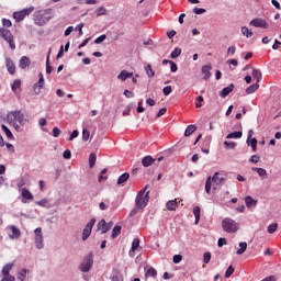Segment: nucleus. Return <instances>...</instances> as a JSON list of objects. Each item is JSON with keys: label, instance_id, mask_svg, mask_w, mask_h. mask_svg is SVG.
I'll return each instance as SVG.
<instances>
[{"label": "nucleus", "instance_id": "obj_41", "mask_svg": "<svg viewBox=\"0 0 281 281\" xmlns=\"http://www.w3.org/2000/svg\"><path fill=\"white\" fill-rule=\"evenodd\" d=\"M171 58H179L181 56V48L176 47L172 52H171Z\"/></svg>", "mask_w": 281, "mask_h": 281}, {"label": "nucleus", "instance_id": "obj_31", "mask_svg": "<svg viewBox=\"0 0 281 281\" xmlns=\"http://www.w3.org/2000/svg\"><path fill=\"white\" fill-rule=\"evenodd\" d=\"M258 89H260V85L258 83L251 85L246 89V93L249 95L251 93H255V91H258Z\"/></svg>", "mask_w": 281, "mask_h": 281}, {"label": "nucleus", "instance_id": "obj_12", "mask_svg": "<svg viewBox=\"0 0 281 281\" xmlns=\"http://www.w3.org/2000/svg\"><path fill=\"white\" fill-rule=\"evenodd\" d=\"M36 247L43 249V232L41 228H36Z\"/></svg>", "mask_w": 281, "mask_h": 281}, {"label": "nucleus", "instance_id": "obj_9", "mask_svg": "<svg viewBox=\"0 0 281 281\" xmlns=\"http://www.w3.org/2000/svg\"><path fill=\"white\" fill-rule=\"evenodd\" d=\"M93 225H95V218H91L90 222L83 228L82 240H87V238H89V236H91V232L93 229Z\"/></svg>", "mask_w": 281, "mask_h": 281}, {"label": "nucleus", "instance_id": "obj_56", "mask_svg": "<svg viewBox=\"0 0 281 281\" xmlns=\"http://www.w3.org/2000/svg\"><path fill=\"white\" fill-rule=\"evenodd\" d=\"M170 65V69L172 71V74H175L177 71V69H179V67L177 66V64L175 61H169Z\"/></svg>", "mask_w": 281, "mask_h": 281}, {"label": "nucleus", "instance_id": "obj_59", "mask_svg": "<svg viewBox=\"0 0 281 281\" xmlns=\"http://www.w3.org/2000/svg\"><path fill=\"white\" fill-rule=\"evenodd\" d=\"M1 281H15V278L14 276L7 274V276H3Z\"/></svg>", "mask_w": 281, "mask_h": 281}, {"label": "nucleus", "instance_id": "obj_30", "mask_svg": "<svg viewBox=\"0 0 281 281\" xmlns=\"http://www.w3.org/2000/svg\"><path fill=\"white\" fill-rule=\"evenodd\" d=\"M196 131V125H189L186 131H184V137H190L192 133H195Z\"/></svg>", "mask_w": 281, "mask_h": 281}, {"label": "nucleus", "instance_id": "obj_24", "mask_svg": "<svg viewBox=\"0 0 281 281\" xmlns=\"http://www.w3.org/2000/svg\"><path fill=\"white\" fill-rule=\"evenodd\" d=\"M193 214L195 217V225H199V221H201V207L200 206L193 207Z\"/></svg>", "mask_w": 281, "mask_h": 281}, {"label": "nucleus", "instance_id": "obj_42", "mask_svg": "<svg viewBox=\"0 0 281 281\" xmlns=\"http://www.w3.org/2000/svg\"><path fill=\"white\" fill-rule=\"evenodd\" d=\"M37 205H40L41 207H52V205L49 204V200L47 199H43L42 201H38Z\"/></svg>", "mask_w": 281, "mask_h": 281}, {"label": "nucleus", "instance_id": "obj_7", "mask_svg": "<svg viewBox=\"0 0 281 281\" xmlns=\"http://www.w3.org/2000/svg\"><path fill=\"white\" fill-rule=\"evenodd\" d=\"M91 267H93L92 254H90L88 257L83 259V261L80 265V271H82V273H89V271H91Z\"/></svg>", "mask_w": 281, "mask_h": 281}, {"label": "nucleus", "instance_id": "obj_52", "mask_svg": "<svg viewBox=\"0 0 281 281\" xmlns=\"http://www.w3.org/2000/svg\"><path fill=\"white\" fill-rule=\"evenodd\" d=\"M26 274H27V270L26 269L21 270L20 273H19V277H18L19 280L24 281Z\"/></svg>", "mask_w": 281, "mask_h": 281}, {"label": "nucleus", "instance_id": "obj_4", "mask_svg": "<svg viewBox=\"0 0 281 281\" xmlns=\"http://www.w3.org/2000/svg\"><path fill=\"white\" fill-rule=\"evenodd\" d=\"M53 16L52 9L40 10L36 15V25H45Z\"/></svg>", "mask_w": 281, "mask_h": 281}, {"label": "nucleus", "instance_id": "obj_51", "mask_svg": "<svg viewBox=\"0 0 281 281\" xmlns=\"http://www.w3.org/2000/svg\"><path fill=\"white\" fill-rule=\"evenodd\" d=\"M52 71H54V67H52L49 65V56H47V59H46V74H52Z\"/></svg>", "mask_w": 281, "mask_h": 281}, {"label": "nucleus", "instance_id": "obj_40", "mask_svg": "<svg viewBox=\"0 0 281 281\" xmlns=\"http://www.w3.org/2000/svg\"><path fill=\"white\" fill-rule=\"evenodd\" d=\"M278 232V223L270 224L268 226V234H276Z\"/></svg>", "mask_w": 281, "mask_h": 281}, {"label": "nucleus", "instance_id": "obj_47", "mask_svg": "<svg viewBox=\"0 0 281 281\" xmlns=\"http://www.w3.org/2000/svg\"><path fill=\"white\" fill-rule=\"evenodd\" d=\"M22 196H23V199L31 200L32 193H30V191H27V189H22Z\"/></svg>", "mask_w": 281, "mask_h": 281}, {"label": "nucleus", "instance_id": "obj_27", "mask_svg": "<svg viewBox=\"0 0 281 281\" xmlns=\"http://www.w3.org/2000/svg\"><path fill=\"white\" fill-rule=\"evenodd\" d=\"M25 67H30V58L27 56H23L20 59V68L25 69Z\"/></svg>", "mask_w": 281, "mask_h": 281}, {"label": "nucleus", "instance_id": "obj_53", "mask_svg": "<svg viewBox=\"0 0 281 281\" xmlns=\"http://www.w3.org/2000/svg\"><path fill=\"white\" fill-rule=\"evenodd\" d=\"M224 148H231V149H234V148H236V143H232V142H224Z\"/></svg>", "mask_w": 281, "mask_h": 281}, {"label": "nucleus", "instance_id": "obj_38", "mask_svg": "<svg viewBox=\"0 0 281 281\" xmlns=\"http://www.w3.org/2000/svg\"><path fill=\"white\" fill-rule=\"evenodd\" d=\"M122 234V226L116 225L114 226V228L112 229V238H117V235Z\"/></svg>", "mask_w": 281, "mask_h": 281}, {"label": "nucleus", "instance_id": "obj_22", "mask_svg": "<svg viewBox=\"0 0 281 281\" xmlns=\"http://www.w3.org/2000/svg\"><path fill=\"white\" fill-rule=\"evenodd\" d=\"M137 249H139V238H134L132 241V250L130 251V256H133Z\"/></svg>", "mask_w": 281, "mask_h": 281}, {"label": "nucleus", "instance_id": "obj_62", "mask_svg": "<svg viewBox=\"0 0 281 281\" xmlns=\"http://www.w3.org/2000/svg\"><path fill=\"white\" fill-rule=\"evenodd\" d=\"M223 245H227V239L222 237L217 241V247H223Z\"/></svg>", "mask_w": 281, "mask_h": 281}, {"label": "nucleus", "instance_id": "obj_16", "mask_svg": "<svg viewBox=\"0 0 281 281\" xmlns=\"http://www.w3.org/2000/svg\"><path fill=\"white\" fill-rule=\"evenodd\" d=\"M11 235H9V238L11 240H14V238H20L21 237V231L16 228L15 226H10Z\"/></svg>", "mask_w": 281, "mask_h": 281}, {"label": "nucleus", "instance_id": "obj_32", "mask_svg": "<svg viewBox=\"0 0 281 281\" xmlns=\"http://www.w3.org/2000/svg\"><path fill=\"white\" fill-rule=\"evenodd\" d=\"M11 89L14 93H19V89H21V80L15 79L11 86Z\"/></svg>", "mask_w": 281, "mask_h": 281}, {"label": "nucleus", "instance_id": "obj_36", "mask_svg": "<svg viewBox=\"0 0 281 281\" xmlns=\"http://www.w3.org/2000/svg\"><path fill=\"white\" fill-rule=\"evenodd\" d=\"M145 71H146L148 78H155V70H153V66L150 64H148L145 67Z\"/></svg>", "mask_w": 281, "mask_h": 281}, {"label": "nucleus", "instance_id": "obj_48", "mask_svg": "<svg viewBox=\"0 0 281 281\" xmlns=\"http://www.w3.org/2000/svg\"><path fill=\"white\" fill-rule=\"evenodd\" d=\"M246 142H258V139H256V137H254V131L252 130H250L248 132V137H247Z\"/></svg>", "mask_w": 281, "mask_h": 281}, {"label": "nucleus", "instance_id": "obj_20", "mask_svg": "<svg viewBox=\"0 0 281 281\" xmlns=\"http://www.w3.org/2000/svg\"><path fill=\"white\" fill-rule=\"evenodd\" d=\"M210 71H212V66L205 65L202 67V74H204V80H210V76H212V72Z\"/></svg>", "mask_w": 281, "mask_h": 281}, {"label": "nucleus", "instance_id": "obj_2", "mask_svg": "<svg viewBox=\"0 0 281 281\" xmlns=\"http://www.w3.org/2000/svg\"><path fill=\"white\" fill-rule=\"evenodd\" d=\"M148 189V186H145L144 189H142L135 199V207L136 210H144V207H146V205H148V200L149 196L148 194H150V192H146V190Z\"/></svg>", "mask_w": 281, "mask_h": 281}, {"label": "nucleus", "instance_id": "obj_19", "mask_svg": "<svg viewBox=\"0 0 281 281\" xmlns=\"http://www.w3.org/2000/svg\"><path fill=\"white\" fill-rule=\"evenodd\" d=\"M245 203L247 207H256V205H258V201L254 200L250 195L245 198Z\"/></svg>", "mask_w": 281, "mask_h": 281}, {"label": "nucleus", "instance_id": "obj_46", "mask_svg": "<svg viewBox=\"0 0 281 281\" xmlns=\"http://www.w3.org/2000/svg\"><path fill=\"white\" fill-rule=\"evenodd\" d=\"M95 12L97 16H104V14H106V9L104 7H100Z\"/></svg>", "mask_w": 281, "mask_h": 281}, {"label": "nucleus", "instance_id": "obj_10", "mask_svg": "<svg viewBox=\"0 0 281 281\" xmlns=\"http://www.w3.org/2000/svg\"><path fill=\"white\" fill-rule=\"evenodd\" d=\"M250 25H252V27H261L262 30H267L269 27L267 20L260 18L252 19L250 21Z\"/></svg>", "mask_w": 281, "mask_h": 281}, {"label": "nucleus", "instance_id": "obj_54", "mask_svg": "<svg viewBox=\"0 0 281 281\" xmlns=\"http://www.w3.org/2000/svg\"><path fill=\"white\" fill-rule=\"evenodd\" d=\"M236 54V46H231L227 49V56H234Z\"/></svg>", "mask_w": 281, "mask_h": 281}, {"label": "nucleus", "instance_id": "obj_60", "mask_svg": "<svg viewBox=\"0 0 281 281\" xmlns=\"http://www.w3.org/2000/svg\"><path fill=\"white\" fill-rule=\"evenodd\" d=\"M64 159H71V150L66 149L63 154Z\"/></svg>", "mask_w": 281, "mask_h": 281}, {"label": "nucleus", "instance_id": "obj_25", "mask_svg": "<svg viewBox=\"0 0 281 281\" xmlns=\"http://www.w3.org/2000/svg\"><path fill=\"white\" fill-rule=\"evenodd\" d=\"M247 251V241L239 243V249L236 251L237 256H243Z\"/></svg>", "mask_w": 281, "mask_h": 281}, {"label": "nucleus", "instance_id": "obj_45", "mask_svg": "<svg viewBox=\"0 0 281 281\" xmlns=\"http://www.w3.org/2000/svg\"><path fill=\"white\" fill-rule=\"evenodd\" d=\"M234 267L229 266L225 272V278H232V276H234Z\"/></svg>", "mask_w": 281, "mask_h": 281}, {"label": "nucleus", "instance_id": "obj_14", "mask_svg": "<svg viewBox=\"0 0 281 281\" xmlns=\"http://www.w3.org/2000/svg\"><path fill=\"white\" fill-rule=\"evenodd\" d=\"M133 76V72H128V70H122L117 80H122V82H125V80H128Z\"/></svg>", "mask_w": 281, "mask_h": 281}, {"label": "nucleus", "instance_id": "obj_39", "mask_svg": "<svg viewBox=\"0 0 281 281\" xmlns=\"http://www.w3.org/2000/svg\"><path fill=\"white\" fill-rule=\"evenodd\" d=\"M2 131L7 135L8 139H14V136L12 135V132L10 131V128H8V126L2 125Z\"/></svg>", "mask_w": 281, "mask_h": 281}, {"label": "nucleus", "instance_id": "obj_35", "mask_svg": "<svg viewBox=\"0 0 281 281\" xmlns=\"http://www.w3.org/2000/svg\"><path fill=\"white\" fill-rule=\"evenodd\" d=\"M3 146H5L9 153H14V145L5 142H0V147L3 148Z\"/></svg>", "mask_w": 281, "mask_h": 281}, {"label": "nucleus", "instance_id": "obj_3", "mask_svg": "<svg viewBox=\"0 0 281 281\" xmlns=\"http://www.w3.org/2000/svg\"><path fill=\"white\" fill-rule=\"evenodd\" d=\"M212 181L215 186H221L225 181V176L222 172H215L214 176H210L205 182V192L210 194L212 192Z\"/></svg>", "mask_w": 281, "mask_h": 281}, {"label": "nucleus", "instance_id": "obj_61", "mask_svg": "<svg viewBox=\"0 0 281 281\" xmlns=\"http://www.w3.org/2000/svg\"><path fill=\"white\" fill-rule=\"evenodd\" d=\"M194 14H205V9H201V8H194L193 9Z\"/></svg>", "mask_w": 281, "mask_h": 281}, {"label": "nucleus", "instance_id": "obj_11", "mask_svg": "<svg viewBox=\"0 0 281 281\" xmlns=\"http://www.w3.org/2000/svg\"><path fill=\"white\" fill-rule=\"evenodd\" d=\"M111 227H113V222L106 223V221L101 220L98 223V229L101 231V234H106V232H110Z\"/></svg>", "mask_w": 281, "mask_h": 281}, {"label": "nucleus", "instance_id": "obj_49", "mask_svg": "<svg viewBox=\"0 0 281 281\" xmlns=\"http://www.w3.org/2000/svg\"><path fill=\"white\" fill-rule=\"evenodd\" d=\"M106 41V35H101L94 40L95 45H100V43H104Z\"/></svg>", "mask_w": 281, "mask_h": 281}, {"label": "nucleus", "instance_id": "obj_13", "mask_svg": "<svg viewBox=\"0 0 281 281\" xmlns=\"http://www.w3.org/2000/svg\"><path fill=\"white\" fill-rule=\"evenodd\" d=\"M234 88H235L234 83H231L224 89H222V91L220 92L221 98H227V95H229V93L234 91Z\"/></svg>", "mask_w": 281, "mask_h": 281}, {"label": "nucleus", "instance_id": "obj_1", "mask_svg": "<svg viewBox=\"0 0 281 281\" xmlns=\"http://www.w3.org/2000/svg\"><path fill=\"white\" fill-rule=\"evenodd\" d=\"M8 123L15 128V131H19L23 124H25V119L23 113L21 111H12L9 112L7 115Z\"/></svg>", "mask_w": 281, "mask_h": 281}, {"label": "nucleus", "instance_id": "obj_23", "mask_svg": "<svg viewBox=\"0 0 281 281\" xmlns=\"http://www.w3.org/2000/svg\"><path fill=\"white\" fill-rule=\"evenodd\" d=\"M243 137V132L237 131V132H232L226 136V139H240Z\"/></svg>", "mask_w": 281, "mask_h": 281}, {"label": "nucleus", "instance_id": "obj_64", "mask_svg": "<svg viewBox=\"0 0 281 281\" xmlns=\"http://www.w3.org/2000/svg\"><path fill=\"white\" fill-rule=\"evenodd\" d=\"M167 111H168V109H166V108L160 109L157 113V117H162V115H166Z\"/></svg>", "mask_w": 281, "mask_h": 281}, {"label": "nucleus", "instance_id": "obj_8", "mask_svg": "<svg viewBox=\"0 0 281 281\" xmlns=\"http://www.w3.org/2000/svg\"><path fill=\"white\" fill-rule=\"evenodd\" d=\"M32 12H34V7L24 9L22 11L14 12L13 19L16 21V23H19V22L23 21V19L29 16V14H32Z\"/></svg>", "mask_w": 281, "mask_h": 281}, {"label": "nucleus", "instance_id": "obj_18", "mask_svg": "<svg viewBox=\"0 0 281 281\" xmlns=\"http://www.w3.org/2000/svg\"><path fill=\"white\" fill-rule=\"evenodd\" d=\"M5 63H7V69L9 71V74L14 75V72L16 71L14 61H12V59H10V58H7Z\"/></svg>", "mask_w": 281, "mask_h": 281}, {"label": "nucleus", "instance_id": "obj_43", "mask_svg": "<svg viewBox=\"0 0 281 281\" xmlns=\"http://www.w3.org/2000/svg\"><path fill=\"white\" fill-rule=\"evenodd\" d=\"M210 260H212V254L211 252H204V255H203L204 265H210Z\"/></svg>", "mask_w": 281, "mask_h": 281}, {"label": "nucleus", "instance_id": "obj_29", "mask_svg": "<svg viewBox=\"0 0 281 281\" xmlns=\"http://www.w3.org/2000/svg\"><path fill=\"white\" fill-rule=\"evenodd\" d=\"M252 170L255 172H257L259 175V177H262L263 179H267V169L254 167Z\"/></svg>", "mask_w": 281, "mask_h": 281}, {"label": "nucleus", "instance_id": "obj_37", "mask_svg": "<svg viewBox=\"0 0 281 281\" xmlns=\"http://www.w3.org/2000/svg\"><path fill=\"white\" fill-rule=\"evenodd\" d=\"M145 276L146 278H157V270L155 268H149Z\"/></svg>", "mask_w": 281, "mask_h": 281}, {"label": "nucleus", "instance_id": "obj_44", "mask_svg": "<svg viewBox=\"0 0 281 281\" xmlns=\"http://www.w3.org/2000/svg\"><path fill=\"white\" fill-rule=\"evenodd\" d=\"M89 137H91V133L89 132V130L83 128V131H82V140L87 142V140H89Z\"/></svg>", "mask_w": 281, "mask_h": 281}, {"label": "nucleus", "instance_id": "obj_34", "mask_svg": "<svg viewBox=\"0 0 281 281\" xmlns=\"http://www.w3.org/2000/svg\"><path fill=\"white\" fill-rule=\"evenodd\" d=\"M98 159V156L95 155V153H91L89 156V167L93 168V166H95V161Z\"/></svg>", "mask_w": 281, "mask_h": 281}, {"label": "nucleus", "instance_id": "obj_28", "mask_svg": "<svg viewBox=\"0 0 281 281\" xmlns=\"http://www.w3.org/2000/svg\"><path fill=\"white\" fill-rule=\"evenodd\" d=\"M252 78H255V80H257V85L258 82H260V80H262V72L256 68L252 69Z\"/></svg>", "mask_w": 281, "mask_h": 281}, {"label": "nucleus", "instance_id": "obj_5", "mask_svg": "<svg viewBox=\"0 0 281 281\" xmlns=\"http://www.w3.org/2000/svg\"><path fill=\"white\" fill-rule=\"evenodd\" d=\"M222 227L227 234H236L238 232V223L229 217H225L222 221Z\"/></svg>", "mask_w": 281, "mask_h": 281}, {"label": "nucleus", "instance_id": "obj_57", "mask_svg": "<svg viewBox=\"0 0 281 281\" xmlns=\"http://www.w3.org/2000/svg\"><path fill=\"white\" fill-rule=\"evenodd\" d=\"M2 25L4 27H12V22L8 19H2Z\"/></svg>", "mask_w": 281, "mask_h": 281}, {"label": "nucleus", "instance_id": "obj_33", "mask_svg": "<svg viewBox=\"0 0 281 281\" xmlns=\"http://www.w3.org/2000/svg\"><path fill=\"white\" fill-rule=\"evenodd\" d=\"M241 34L246 36V38H251V36H254V32H251L247 26L241 27Z\"/></svg>", "mask_w": 281, "mask_h": 281}, {"label": "nucleus", "instance_id": "obj_15", "mask_svg": "<svg viewBox=\"0 0 281 281\" xmlns=\"http://www.w3.org/2000/svg\"><path fill=\"white\" fill-rule=\"evenodd\" d=\"M166 207L169 212H175V210L179 207V202H177V200H170L166 203Z\"/></svg>", "mask_w": 281, "mask_h": 281}, {"label": "nucleus", "instance_id": "obj_17", "mask_svg": "<svg viewBox=\"0 0 281 281\" xmlns=\"http://www.w3.org/2000/svg\"><path fill=\"white\" fill-rule=\"evenodd\" d=\"M142 164H143L144 168H148V167L153 166V164H155V159L151 156H145L142 159Z\"/></svg>", "mask_w": 281, "mask_h": 281}, {"label": "nucleus", "instance_id": "obj_21", "mask_svg": "<svg viewBox=\"0 0 281 281\" xmlns=\"http://www.w3.org/2000/svg\"><path fill=\"white\" fill-rule=\"evenodd\" d=\"M128 179H131V175L128 172L121 175L117 179V186H122V183H126Z\"/></svg>", "mask_w": 281, "mask_h": 281}, {"label": "nucleus", "instance_id": "obj_50", "mask_svg": "<svg viewBox=\"0 0 281 281\" xmlns=\"http://www.w3.org/2000/svg\"><path fill=\"white\" fill-rule=\"evenodd\" d=\"M164 95H170L172 93V86H167L162 89Z\"/></svg>", "mask_w": 281, "mask_h": 281}, {"label": "nucleus", "instance_id": "obj_55", "mask_svg": "<svg viewBox=\"0 0 281 281\" xmlns=\"http://www.w3.org/2000/svg\"><path fill=\"white\" fill-rule=\"evenodd\" d=\"M181 260H183V257L181 255H175L173 256L175 265H179V262H181Z\"/></svg>", "mask_w": 281, "mask_h": 281}, {"label": "nucleus", "instance_id": "obj_58", "mask_svg": "<svg viewBox=\"0 0 281 281\" xmlns=\"http://www.w3.org/2000/svg\"><path fill=\"white\" fill-rule=\"evenodd\" d=\"M123 94L125 95V98H135V93L131 90H125Z\"/></svg>", "mask_w": 281, "mask_h": 281}, {"label": "nucleus", "instance_id": "obj_26", "mask_svg": "<svg viewBox=\"0 0 281 281\" xmlns=\"http://www.w3.org/2000/svg\"><path fill=\"white\" fill-rule=\"evenodd\" d=\"M12 267H14V263H7L5 266H3L2 268V276H10V271H12Z\"/></svg>", "mask_w": 281, "mask_h": 281}, {"label": "nucleus", "instance_id": "obj_6", "mask_svg": "<svg viewBox=\"0 0 281 281\" xmlns=\"http://www.w3.org/2000/svg\"><path fill=\"white\" fill-rule=\"evenodd\" d=\"M0 36L3 38L7 43H9L10 49H16V45L14 44V36H12V32L10 30H7L4 27L0 29Z\"/></svg>", "mask_w": 281, "mask_h": 281}, {"label": "nucleus", "instance_id": "obj_63", "mask_svg": "<svg viewBox=\"0 0 281 281\" xmlns=\"http://www.w3.org/2000/svg\"><path fill=\"white\" fill-rule=\"evenodd\" d=\"M258 161H260V157H258V155H252L250 157V162L251 164H258Z\"/></svg>", "mask_w": 281, "mask_h": 281}]
</instances>
